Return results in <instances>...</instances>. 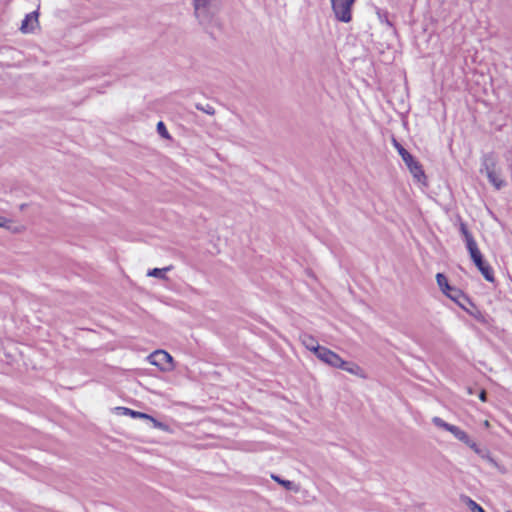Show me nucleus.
Returning a JSON list of instances; mask_svg holds the SVG:
<instances>
[{
    "instance_id": "nucleus-1",
    "label": "nucleus",
    "mask_w": 512,
    "mask_h": 512,
    "mask_svg": "<svg viewBox=\"0 0 512 512\" xmlns=\"http://www.w3.org/2000/svg\"><path fill=\"white\" fill-rule=\"evenodd\" d=\"M393 145L397 149L399 155L402 160L408 167L410 173L413 175L414 179L419 182L425 184L426 175L423 170V166L419 161H417L412 154H410L396 139H393Z\"/></svg>"
},
{
    "instance_id": "nucleus-2",
    "label": "nucleus",
    "mask_w": 512,
    "mask_h": 512,
    "mask_svg": "<svg viewBox=\"0 0 512 512\" xmlns=\"http://www.w3.org/2000/svg\"><path fill=\"white\" fill-rule=\"evenodd\" d=\"M332 10L338 21L348 23L352 20V6L356 0H330Z\"/></svg>"
},
{
    "instance_id": "nucleus-3",
    "label": "nucleus",
    "mask_w": 512,
    "mask_h": 512,
    "mask_svg": "<svg viewBox=\"0 0 512 512\" xmlns=\"http://www.w3.org/2000/svg\"><path fill=\"white\" fill-rule=\"evenodd\" d=\"M152 365L159 367L162 371L170 370L173 366L172 356L164 350L154 351L149 355Z\"/></svg>"
},
{
    "instance_id": "nucleus-4",
    "label": "nucleus",
    "mask_w": 512,
    "mask_h": 512,
    "mask_svg": "<svg viewBox=\"0 0 512 512\" xmlns=\"http://www.w3.org/2000/svg\"><path fill=\"white\" fill-rule=\"evenodd\" d=\"M315 355L319 360L331 367L338 368V365L342 364V358L327 347L321 346Z\"/></svg>"
},
{
    "instance_id": "nucleus-5",
    "label": "nucleus",
    "mask_w": 512,
    "mask_h": 512,
    "mask_svg": "<svg viewBox=\"0 0 512 512\" xmlns=\"http://www.w3.org/2000/svg\"><path fill=\"white\" fill-rule=\"evenodd\" d=\"M211 1L212 0L194 1L195 15L201 22H204L209 18Z\"/></svg>"
},
{
    "instance_id": "nucleus-6",
    "label": "nucleus",
    "mask_w": 512,
    "mask_h": 512,
    "mask_svg": "<svg viewBox=\"0 0 512 512\" xmlns=\"http://www.w3.org/2000/svg\"><path fill=\"white\" fill-rule=\"evenodd\" d=\"M474 265L481 272L486 281L494 283L495 276L492 267L485 261L484 257L480 259V262H473Z\"/></svg>"
},
{
    "instance_id": "nucleus-7",
    "label": "nucleus",
    "mask_w": 512,
    "mask_h": 512,
    "mask_svg": "<svg viewBox=\"0 0 512 512\" xmlns=\"http://www.w3.org/2000/svg\"><path fill=\"white\" fill-rule=\"evenodd\" d=\"M496 164L497 160L493 153H487L482 157L481 162V173H485L486 175L489 174V172L496 171Z\"/></svg>"
},
{
    "instance_id": "nucleus-8",
    "label": "nucleus",
    "mask_w": 512,
    "mask_h": 512,
    "mask_svg": "<svg viewBox=\"0 0 512 512\" xmlns=\"http://www.w3.org/2000/svg\"><path fill=\"white\" fill-rule=\"evenodd\" d=\"M338 368H340L352 375L361 377V378L366 377L364 370L358 364H356L354 362H349V361H345L342 359V364L338 365Z\"/></svg>"
},
{
    "instance_id": "nucleus-9",
    "label": "nucleus",
    "mask_w": 512,
    "mask_h": 512,
    "mask_svg": "<svg viewBox=\"0 0 512 512\" xmlns=\"http://www.w3.org/2000/svg\"><path fill=\"white\" fill-rule=\"evenodd\" d=\"M300 340L306 349L316 354L321 348L315 337L309 334H303L300 336Z\"/></svg>"
},
{
    "instance_id": "nucleus-10",
    "label": "nucleus",
    "mask_w": 512,
    "mask_h": 512,
    "mask_svg": "<svg viewBox=\"0 0 512 512\" xmlns=\"http://www.w3.org/2000/svg\"><path fill=\"white\" fill-rule=\"evenodd\" d=\"M117 410L122 414V415H127V416H130L132 418H141V419H152V416L146 414V413H143V412H139V411H135V410H132L130 408H126V407H118Z\"/></svg>"
},
{
    "instance_id": "nucleus-11",
    "label": "nucleus",
    "mask_w": 512,
    "mask_h": 512,
    "mask_svg": "<svg viewBox=\"0 0 512 512\" xmlns=\"http://www.w3.org/2000/svg\"><path fill=\"white\" fill-rule=\"evenodd\" d=\"M32 21H34L36 23L38 22V12L37 11H33L25 16L24 20L22 21L20 30L24 33L33 30V27L29 28V23Z\"/></svg>"
},
{
    "instance_id": "nucleus-12",
    "label": "nucleus",
    "mask_w": 512,
    "mask_h": 512,
    "mask_svg": "<svg viewBox=\"0 0 512 512\" xmlns=\"http://www.w3.org/2000/svg\"><path fill=\"white\" fill-rule=\"evenodd\" d=\"M451 300L456 302L458 305L463 306L461 300H466L464 293L455 287H452L447 293H445Z\"/></svg>"
},
{
    "instance_id": "nucleus-13",
    "label": "nucleus",
    "mask_w": 512,
    "mask_h": 512,
    "mask_svg": "<svg viewBox=\"0 0 512 512\" xmlns=\"http://www.w3.org/2000/svg\"><path fill=\"white\" fill-rule=\"evenodd\" d=\"M172 269H173L172 265L164 267V268H154V269L149 270L147 275L150 277L167 280L166 273Z\"/></svg>"
},
{
    "instance_id": "nucleus-14",
    "label": "nucleus",
    "mask_w": 512,
    "mask_h": 512,
    "mask_svg": "<svg viewBox=\"0 0 512 512\" xmlns=\"http://www.w3.org/2000/svg\"><path fill=\"white\" fill-rule=\"evenodd\" d=\"M489 182L497 189L500 190L502 187L506 185V182L499 177V175L494 172H489V174L486 175Z\"/></svg>"
},
{
    "instance_id": "nucleus-15",
    "label": "nucleus",
    "mask_w": 512,
    "mask_h": 512,
    "mask_svg": "<svg viewBox=\"0 0 512 512\" xmlns=\"http://www.w3.org/2000/svg\"><path fill=\"white\" fill-rule=\"evenodd\" d=\"M437 284L442 290V292L445 294L447 291H449L452 286L449 284L447 277L443 273H438L436 275Z\"/></svg>"
},
{
    "instance_id": "nucleus-16",
    "label": "nucleus",
    "mask_w": 512,
    "mask_h": 512,
    "mask_svg": "<svg viewBox=\"0 0 512 512\" xmlns=\"http://www.w3.org/2000/svg\"><path fill=\"white\" fill-rule=\"evenodd\" d=\"M449 432L452 433L456 439L463 442L464 444L465 442H468V434L462 429H460L458 426L452 425Z\"/></svg>"
},
{
    "instance_id": "nucleus-17",
    "label": "nucleus",
    "mask_w": 512,
    "mask_h": 512,
    "mask_svg": "<svg viewBox=\"0 0 512 512\" xmlns=\"http://www.w3.org/2000/svg\"><path fill=\"white\" fill-rule=\"evenodd\" d=\"M479 456L485 461H487L492 467H495L497 469L500 468L498 462L492 457L488 449L483 448Z\"/></svg>"
},
{
    "instance_id": "nucleus-18",
    "label": "nucleus",
    "mask_w": 512,
    "mask_h": 512,
    "mask_svg": "<svg viewBox=\"0 0 512 512\" xmlns=\"http://www.w3.org/2000/svg\"><path fill=\"white\" fill-rule=\"evenodd\" d=\"M195 108H196L197 110H199V111H202V112H204V113H206V114L210 115V116L215 115V112H216V111H215V109H214V107H213V106H211L210 104H205V105H203V104H201V103H196V104H195Z\"/></svg>"
},
{
    "instance_id": "nucleus-19",
    "label": "nucleus",
    "mask_w": 512,
    "mask_h": 512,
    "mask_svg": "<svg viewBox=\"0 0 512 512\" xmlns=\"http://www.w3.org/2000/svg\"><path fill=\"white\" fill-rule=\"evenodd\" d=\"M432 422L435 426L439 427V428H442L446 431H450L451 427H452V424H449L447 422H445L443 419H441L440 417H434L432 419Z\"/></svg>"
},
{
    "instance_id": "nucleus-20",
    "label": "nucleus",
    "mask_w": 512,
    "mask_h": 512,
    "mask_svg": "<svg viewBox=\"0 0 512 512\" xmlns=\"http://www.w3.org/2000/svg\"><path fill=\"white\" fill-rule=\"evenodd\" d=\"M272 479L275 480L277 483L285 487L287 490H294V483L289 480L281 479L279 476L272 475Z\"/></svg>"
},
{
    "instance_id": "nucleus-21",
    "label": "nucleus",
    "mask_w": 512,
    "mask_h": 512,
    "mask_svg": "<svg viewBox=\"0 0 512 512\" xmlns=\"http://www.w3.org/2000/svg\"><path fill=\"white\" fill-rule=\"evenodd\" d=\"M377 14L381 23H385L391 28L393 27V23L389 20V13L387 11L379 10Z\"/></svg>"
},
{
    "instance_id": "nucleus-22",
    "label": "nucleus",
    "mask_w": 512,
    "mask_h": 512,
    "mask_svg": "<svg viewBox=\"0 0 512 512\" xmlns=\"http://www.w3.org/2000/svg\"><path fill=\"white\" fill-rule=\"evenodd\" d=\"M157 132L159 135L165 139H170V134L165 126V124L162 121H159L157 123Z\"/></svg>"
},
{
    "instance_id": "nucleus-23",
    "label": "nucleus",
    "mask_w": 512,
    "mask_h": 512,
    "mask_svg": "<svg viewBox=\"0 0 512 512\" xmlns=\"http://www.w3.org/2000/svg\"><path fill=\"white\" fill-rule=\"evenodd\" d=\"M468 252H469L470 258L473 262H476V261L480 262V259L483 258V255L478 247H476Z\"/></svg>"
},
{
    "instance_id": "nucleus-24",
    "label": "nucleus",
    "mask_w": 512,
    "mask_h": 512,
    "mask_svg": "<svg viewBox=\"0 0 512 512\" xmlns=\"http://www.w3.org/2000/svg\"><path fill=\"white\" fill-rule=\"evenodd\" d=\"M459 229L464 239L472 236V233L468 230L466 223L463 221H460Z\"/></svg>"
},
{
    "instance_id": "nucleus-25",
    "label": "nucleus",
    "mask_w": 512,
    "mask_h": 512,
    "mask_svg": "<svg viewBox=\"0 0 512 512\" xmlns=\"http://www.w3.org/2000/svg\"><path fill=\"white\" fill-rule=\"evenodd\" d=\"M464 241L466 243V248L468 251L478 247L477 242L475 241L473 235L468 238H465Z\"/></svg>"
},
{
    "instance_id": "nucleus-26",
    "label": "nucleus",
    "mask_w": 512,
    "mask_h": 512,
    "mask_svg": "<svg viewBox=\"0 0 512 512\" xmlns=\"http://www.w3.org/2000/svg\"><path fill=\"white\" fill-rule=\"evenodd\" d=\"M465 444L470 447L476 454H480L482 449L483 448H480L476 442H474L473 440L470 439V437L468 438V442H465Z\"/></svg>"
},
{
    "instance_id": "nucleus-27",
    "label": "nucleus",
    "mask_w": 512,
    "mask_h": 512,
    "mask_svg": "<svg viewBox=\"0 0 512 512\" xmlns=\"http://www.w3.org/2000/svg\"><path fill=\"white\" fill-rule=\"evenodd\" d=\"M469 507L472 512H486L482 506L471 499H469Z\"/></svg>"
},
{
    "instance_id": "nucleus-28",
    "label": "nucleus",
    "mask_w": 512,
    "mask_h": 512,
    "mask_svg": "<svg viewBox=\"0 0 512 512\" xmlns=\"http://www.w3.org/2000/svg\"><path fill=\"white\" fill-rule=\"evenodd\" d=\"M149 421L153 422L154 427L163 428L165 425L159 421H157L155 418L152 417V419H148Z\"/></svg>"
},
{
    "instance_id": "nucleus-29",
    "label": "nucleus",
    "mask_w": 512,
    "mask_h": 512,
    "mask_svg": "<svg viewBox=\"0 0 512 512\" xmlns=\"http://www.w3.org/2000/svg\"><path fill=\"white\" fill-rule=\"evenodd\" d=\"M486 395H487L486 391H485V390H482V391L480 392V394H479V398H480V400H481V401H483V402H485V401H486Z\"/></svg>"
},
{
    "instance_id": "nucleus-30",
    "label": "nucleus",
    "mask_w": 512,
    "mask_h": 512,
    "mask_svg": "<svg viewBox=\"0 0 512 512\" xmlns=\"http://www.w3.org/2000/svg\"><path fill=\"white\" fill-rule=\"evenodd\" d=\"M8 220L4 217H0V227H6Z\"/></svg>"
}]
</instances>
